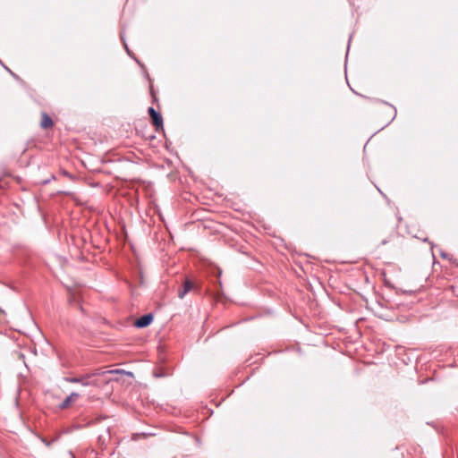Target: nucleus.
Listing matches in <instances>:
<instances>
[{
  "mask_svg": "<svg viewBox=\"0 0 458 458\" xmlns=\"http://www.w3.org/2000/svg\"><path fill=\"white\" fill-rule=\"evenodd\" d=\"M148 113L152 120L153 125L156 127V130L163 129V117L160 113L155 110L154 107H148Z\"/></svg>",
  "mask_w": 458,
  "mask_h": 458,
  "instance_id": "nucleus-2",
  "label": "nucleus"
},
{
  "mask_svg": "<svg viewBox=\"0 0 458 458\" xmlns=\"http://www.w3.org/2000/svg\"><path fill=\"white\" fill-rule=\"evenodd\" d=\"M63 174H64V176H66V177L70 178V179H73V178H74V176H73V175H72V174H71L69 172H67V171H63Z\"/></svg>",
  "mask_w": 458,
  "mask_h": 458,
  "instance_id": "nucleus-7",
  "label": "nucleus"
},
{
  "mask_svg": "<svg viewBox=\"0 0 458 458\" xmlns=\"http://www.w3.org/2000/svg\"><path fill=\"white\" fill-rule=\"evenodd\" d=\"M53 125H54V122H53L52 118L47 113H42L40 126L43 129H48V128H51Z\"/></svg>",
  "mask_w": 458,
  "mask_h": 458,
  "instance_id": "nucleus-6",
  "label": "nucleus"
},
{
  "mask_svg": "<svg viewBox=\"0 0 458 458\" xmlns=\"http://www.w3.org/2000/svg\"><path fill=\"white\" fill-rule=\"evenodd\" d=\"M114 373H116V374H118V373L127 374L128 376H132L131 372H125L123 369H112V370H105V371H102V372H95L92 375H87L85 377H66L65 380L70 382V383L81 384L82 386H87L94 384L92 381H89V378L92 376H96V375L106 376L107 374H114Z\"/></svg>",
  "mask_w": 458,
  "mask_h": 458,
  "instance_id": "nucleus-1",
  "label": "nucleus"
},
{
  "mask_svg": "<svg viewBox=\"0 0 458 458\" xmlns=\"http://www.w3.org/2000/svg\"><path fill=\"white\" fill-rule=\"evenodd\" d=\"M79 396L80 394L78 393L72 392L59 404V408L62 410L67 409L72 403L77 401Z\"/></svg>",
  "mask_w": 458,
  "mask_h": 458,
  "instance_id": "nucleus-4",
  "label": "nucleus"
},
{
  "mask_svg": "<svg viewBox=\"0 0 458 458\" xmlns=\"http://www.w3.org/2000/svg\"><path fill=\"white\" fill-rule=\"evenodd\" d=\"M387 242H388V241H387V240H383L381 243H382V244H386Z\"/></svg>",
  "mask_w": 458,
  "mask_h": 458,
  "instance_id": "nucleus-9",
  "label": "nucleus"
},
{
  "mask_svg": "<svg viewBox=\"0 0 458 458\" xmlns=\"http://www.w3.org/2000/svg\"><path fill=\"white\" fill-rule=\"evenodd\" d=\"M153 318H154L151 313L145 314L135 320L134 326L138 328H144L151 324Z\"/></svg>",
  "mask_w": 458,
  "mask_h": 458,
  "instance_id": "nucleus-3",
  "label": "nucleus"
},
{
  "mask_svg": "<svg viewBox=\"0 0 458 458\" xmlns=\"http://www.w3.org/2000/svg\"><path fill=\"white\" fill-rule=\"evenodd\" d=\"M193 288V283L189 280V279H186L184 282H183V284H182V289L180 290L178 292V297L180 299H182L184 298V296Z\"/></svg>",
  "mask_w": 458,
  "mask_h": 458,
  "instance_id": "nucleus-5",
  "label": "nucleus"
},
{
  "mask_svg": "<svg viewBox=\"0 0 458 458\" xmlns=\"http://www.w3.org/2000/svg\"><path fill=\"white\" fill-rule=\"evenodd\" d=\"M156 376H157V377H165V374L164 372H157Z\"/></svg>",
  "mask_w": 458,
  "mask_h": 458,
  "instance_id": "nucleus-8",
  "label": "nucleus"
}]
</instances>
